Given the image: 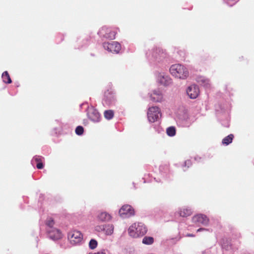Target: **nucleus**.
I'll return each mask as SVG.
<instances>
[{
  "instance_id": "nucleus-1",
  "label": "nucleus",
  "mask_w": 254,
  "mask_h": 254,
  "mask_svg": "<svg viewBox=\"0 0 254 254\" xmlns=\"http://www.w3.org/2000/svg\"><path fill=\"white\" fill-rule=\"evenodd\" d=\"M146 56L150 64L155 65L165 60L167 57V54L161 48H154L146 52Z\"/></svg>"
},
{
  "instance_id": "nucleus-2",
  "label": "nucleus",
  "mask_w": 254,
  "mask_h": 254,
  "mask_svg": "<svg viewBox=\"0 0 254 254\" xmlns=\"http://www.w3.org/2000/svg\"><path fill=\"white\" fill-rule=\"evenodd\" d=\"M147 231V227L141 222L134 223L129 227L128 230L129 236L134 238L144 236Z\"/></svg>"
},
{
  "instance_id": "nucleus-3",
  "label": "nucleus",
  "mask_w": 254,
  "mask_h": 254,
  "mask_svg": "<svg viewBox=\"0 0 254 254\" xmlns=\"http://www.w3.org/2000/svg\"><path fill=\"white\" fill-rule=\"evenodd\" d=\"M169 70L172 76L182 79L187 78L189 74L188 69L181 64L172 65L170 67Z\"/></svg>"
},
{
  "instance_id": "nucleus-4",
  "label": "nucleus",
  "mask_w": 254,
  "mask_h": 254,
  "mask_svg": "<svg viewBox=\"0 0 254 254\" xmlns=\"http://www.w3.org/2000/svg\"><path fill=\"white\" fill-rule=\"evenodd\" d=\"M46 231L49 238L54 241L62 238V233L57 228L54 227L55 224L53 219L49 218L46 220Z\"/></svg>"
},
{
  "instance_id": "nucleus-5",
  "label": "nucleus",
  "mask_w": 254,
  "mask_h": 254,
  "mask_svg": "<svg viewBox=\"0 0 254 254\" xmlns=\"http://www.w3.org/2000/svg\"><path fill=\"white\" fill-rule=\"evenodd\" d=\"M81 109H85L87 112L88 119L94 123H98L100 121L101 117L99 112L92 106H89L88 103L85 102L80 105Z\"/></svg>"
},
{
  "instance_id": "nucleus-6",
  "label": "nucleus",
  "mask_w": 254,
  "mask_h": 254,
  "mask_svg": "<svg viewBox=\"0 0 254 254\" xmlns=\"http://www.w3.org/2000/svg\"><path fill=\"white\" fill-rule=\"evenodd\" d=\"M155 76L157 82L161 85L168 86L172 84V79L167 73L164 72H156Z\"/></svg>"
},
{
  "instance_id": "nucleus-7",
  "label": "nucleus",
  "mask_w": 254,
  "mask_h": 254,
  "mask_svg": "<svg viewBox=\"0 0 254 254\" xmlns=\"http://www.w3.org/2000/svg\"><path fill=\"white\" fill-rule=\"evenodd\" d=\"M161 116L160 110L158 107L153 106L148 109L147 117L149 122L154 123L157 121Z\"/></svg>"
},
{
  "instance_id": "nucleus-8",
  "label": "nucleus",
  "mask_w": 254,
  "mask_h": 254,
  "mask_svg": "<svg viewBox=\"0 0 254 254\" xmlns=\"http://www.w3.org/2000/svg\"><path fill=\"white\" fill-rule=\"evenodd\" d=\"M103 47L105 50L114 54H118L121 49L120 44L116 41L104 42Z\"/></svg>"
},
{
  "instance_id": "nucleus-9",
  "label": "nucleus",
  "mask_w": 254,
  "mask_h": 254,
  "mask_svg": "<svg viewBox=\"0 0 254 254\" xmlns=\"http://www.w3.org/2000/svg\"><path fill=\"white\" fill-rule=\"evenodd\" d=\"M98 34L101 37L113 39L115 38L116 33L112 28L104 26L99 30Z\"/></svg>"
},
{
  "instance_id": "nucleus-10",
  "label": "nucleus",
  "mask_w": 254,
  "mask_h": 254,
  "mask_svg": "<svg viewBox=\"0 0 254 254\" xmlns=\"http://www.w3.org/2000/svg\"><path fill=\"white\" fill-rule=\"evenodd\" d=\"M116 100L115 94L111 89L105 92L104 98L103 100V103L104 105L109 106L114 105Z\"/></svg>"
},
{
  "instance_id": "nucleus-11",
  "label": "nucleus",
  "mask_w": 254,
  "mask_h": 254,
  "mask_svg": "<svg viewBox=\"0 0 254 254\" xmlns=\"http://www.w3.org/2000/svg\"><path fill=\"white\" fill-rule=\"evenodd\" d=\"M119 214L123 218H128L134 215V210L131 205L126 204L119 210Z\"/></svg>"
},
{
  "instance_id": "nucleus-12",
  "label": "nucleus",
  "mask_w": 254,
  "mask_h": 254,
  "mask_svg": "<svg viewBox=\"0 0 254 254\" xmlns=\"http://www.w3.org/2000/svg\"><path fill=\"white\" fill-rule=\"evenodd\" d=\"M68 238L72 244L76 245L81 242L82 235L78 231H73L68 234Z\"/></svg>"
},
{
  "instance_id": "nucleus-13",
  "label": "nucleus",
  "mask_w": 254,
  "mask_h": 254,
  "mask_svg": "<svg viewBox=\"0 0 254 254\" xmlns=\"http://www.w3.org/2000/svg\"><path fill=\"white\" fill-rule=\"evenodd\" d=\"M187 93L191 99L196 98L199 94V89L197 85H191L187 89Z\"/></svg>"
},
{
  "instance_id": "nucleus-14",
  "label": "nucleus",
  "mask_w": 254,
  "mask_h": 254,
  "mask_svg": "<svg viewBox=\"0 0 254 254\" xmlns=\"http://www.w3.org/2000/svg\"><path fill=\"white\" fill-rule=\"evenodd\" d=\"M192 221L195 223L206 225L208 222V219L205 215L200 214L193 216Z\"/></svg>"
},
{
  "instance_id": "nucleus-15",
  "label": "nucleus",
  "mask_w": 254,
  "mask_h": 254,
  "mask_svg": "<svg viewBox=\"0 0 254 254\" xmlns=\"http://www.w3.org/2000/svg\"><path fill=\"white\" fill-rule=\"evenodd\" d=\"M44 158L40 156H35L33 157L31 160V164L33 166L35 165L38 169H41L43 168L44 165L43 163V160Z\"/></svg>"
},
{
  "instance_id": "nucleus-16",
  "label": "nucleus",
  "mask_w": 254,
  "mask_h": 254,
  "mask_svg": "<svg viewBox=\"0 0 254 254\" xmlns=\"http://www.w3.org/2000/svg\"><path fill=\"white\" fill-rule=\"evenodd\" d=\"M150 98L153 102H160L163 99V95L159 90H155L151 94Z\"/></svg>"
},
{
  "instance_id": "nucleus-17",
  "label": "nucleus",
  "mask_w": 254,
  "mask_h": 254,
  "mask_svg": "<svg viewBox=\"0 0 254 254\" xmlns=\"http://www.w3.org/2000/svg\"><path fill=\"white\" fill-rule=\"evenodd\" d=\"M221 243L223 251H231L232 250L231 243L228 239L226 238L222 239Z\"/></svg>"
},
{
  "instance_id": "nucleus-18",
  "label": "nucleus",
  "mask_w": 254,
  "mask_h": 254,
  "mask_svg": "<svg viewBox=\"0 0 254 254\" xmlns=\"http://www.w3.org/2000/svg\"><path fill=\"white\" fill-rule=\"evenodd\" d=\"M97 219L101 222H106L111 219V216L106 212H101L98 214Z\"/></svg>"
},
{
  "instance_id": "nucleus-19",
  "label": "nucleus",
  "mask_w": 254,
  "mask_h": 254,
  "mask_svg": "<svg viewBox=\"0 0 254 254\" xmlns=\"http://www.w3.org/2000/svg\"><path fill=\"white\" fill-rule=\"evenodd\" d=\"M197 82L205 88H209L210 87V81L208 79L203 76H199L197 78Z\"/></svg>"
},
{
  "instance_id": "nucleus-20",
  "label": "nucleus",
  "mask_w": 254,
  "mask_h": 254,
  "mask_svg": "<svg viewBox=\"0 0 254 254\" xmlns=\"http://www.w3.org/2000/svg\"><path fill=\"white\" fill-rule=\"evenodd\" d=\"M154 242V238L151 236H144L142 240V243L145 245H151Z\"/></svg>"
},
{
  "instance_id": "nucleus-21",
  "label": "nucleus",
  "mask_w": 254,
  "mask_h": 254,
  "mask_svg": "<svg viewBox=\"0 0 254 254\" xmlns=\"http://www.w3.org/2000/svg\"><path fill=\"white\" fill-rule=\"evenodd\" d=\"M104 231L107 235H112L114 231L113 225L111 224L105 225Z\"/></svg>"
},
{
  "instance_id": "nucleus-22",
  "label": "nucleus",
  "mask_w": 254,
  "mask_h": 254,
  "mask_svg": "<svg viewBox=\"0 0 254 254\" xmlns=\"http://www.w3.org/2000/svg\"><path fill=\"white\" fill-rule=\"evenodd\" d=\"M1 77L3 81L5 83L9 84L12 82L10 76L7 71H5L2 73Z\"/></svg>"
},
{
  "instance_id": "nucleus-23",
  "label": "nucleus",
  "mask_w": 254,
  "mask_h": 254,
  "mask_svg": "<svg viewBox=\"0 0 254 254\" xmlns=\"http://www.w3.org/2000/svg\"><path fill=\"white\" fill-rule=\"evenodd\" d=\"M179 214L182 217H187L191 214V210L190 208H184L180 210Z\"/></svg>"
},
{
  "instance_id": "nucleus-24",
  "label": "nucleus",
  "mask_w": 254,
  "mask_h": 254,
  "mask_svg": "<svg viewBox=\"0 0 254 254\" xmlns=\"http://www.w3.org/2000/svg\"><path fill=\"white\" fill-rule=\"evenodd\" d=\"M215 110L217 114L221 113L228 114L229 113V109H225L224 107H222L221 105H219L218 106L216 107Z\"/></svg>"
},
{
  "instance_id": "nucleus-25",
  "label": "nucleus",
  "mask_w": 254,
  "mask_h": 254,
  "mask_svg": "<svg viewBox=\"0 0 254 254\" xmlns=\"http://www.w3.org/2000/svg\"><path fill=\"white\" fill-rule=\"evenodd\" d=\"M234 138V135L232 134H230L225 137L223 140H222V144L228 145L230 143H231L233 140V139Z\"/></svg>"
},
{
  "instance_id": "nucleus-26",
  "label": "nucleus",
  "mask_w": 254,
  "mask_h": 254,
  "mask_svg": "<svg viewBox=\"0 0 254 254\" xmlns=\"http://www.w3.org/2000/svg\"><path fill=\"white\" fill-rule=\"evenodd\" d=\"M202 254H217V249L215 247H211L203 251Z\"/></svg>"
},
{
  "instance_id": "nucleus-27",
  "label": "nucleus",
  "mask_w": 254,
  "mask_h": 254,
  "mask_svg": "<svg viewBox=\"0 0 254 254\" xmlns=\"http://www.w3.org/2000/svg\"><path fill=\"white\" fill-rule=\"evenodd\" d=\"M181 239V236H177L174 238H169L167 239L166 241L168 244H175Z\"/></svg>"
},
{
  "instance_id": "nucleus-28",
  "label": "nucleus",
  "mask_w": 254,
  "mask_h": 254,
  "mask_svg": "<svg viewBox=\"0 0 254 254\" xmlns=\"http://www.w3.org/2000/svg\"><path fill=\"white\" fill-rule=\"evenodd\" d=\"M105 118L107 120H111L112 119L114 115V111L113 110H106L104 112V113Z\"/></svg>"
},
{
  "instance_id": "nucleus-29",
  "label": "nucleus",
  "mask_w": 254,
  "mask_h": 254,
  "mask_svg": "<svg viewBox=\"0 0 254 254\" xmlns=\"http://www.w3.org/2000/svg\"><path fill=\"white\" fill-rule=\"evenodd\" d=\"M166 132L168 136H174L176 134V128L174 127H170L167 128Z\"/></svg>"
},
{
  "instance_id": "nucleus-30",
  "label": "nucleus",
  "mask_w": 254,
  "mask_h": 254,
  "mask_svg": "<svg viewBox=\"0 0 254 254\" xmlns=\"http://www.w3.org/2000/svg\"><path fill=\"white\" fill-rule=\"evenodd\" d=\"M97 242L95 239H91L89 243V247L91 249H94L97 246Z\"/></svg>"
},
{
  "instance_id": "nucleus-31",
  "label": "nucleus",
  "mask_w": 254,
  "mask_h": 254,
  "mask_svg": "<svg viewBox=\"0 0 254 254\" xmlns=\"http://www.w3.org/2000/svg\"><path fill=\"white\" fill-rule=\"evenodd\" d=\"M75 131L76 134L81 135L83 133L84 128L82 126H79L76 127Z\"/></svg>"
},
{
  "instance_id": "nucleus-32",
  "label": "nucleus",
  "mask_w": 254,
  "mask_h": 254,
  "mask_svg": "<svg viewBox=\"0 0 254 254\" xmlns=\"http://www.w3.org/2000/svg\"><path fill=\"white\" fill-rule=\"evenodd\" d=\"M239 0H226V3L230 6H232L237 3Z\"/></svg>"
},
{
  "instance_id": "nucleus-33",
  "label": "nucleus",
  "mask_w": 254,
  "mask_h": 254,
  "mask_svg": "<svg viewBox=\"0 0 254 254\" xmlns=\"http://www.w3.org/2000/svg\"><path fill=\"white\" fill-rule=\"evenodd\" d=\"M104 225L97 226L95 227V230L97 232L104 231Z\"/></svg>"
},
{
  "instance_id": "nucleus-34",
  "label": "nucleus",
  "mask_w": 254,
  "mask_h": 254,
  "mask_svg": "<svg viewBox=\"0 0 254 254\" xmlns=\"http://www.w3.org/2000/svg\"><path fill=\"white\" fill-rule=\"evenodd\" d=\"M222 125L225 127H229V121L228 118L226 119V120L224 121L222 123Z\"/></svg>"
},
{
  "instance_id": "nucleus-35",
  "label": "nucleus",
  "mask_w": 254,
  "mask_h": 254,
  "mask_svg": "<svg viewBox=\"0 0 254 254\" xmlns=\"http://www.w3.org/2000/svg\"><path fill=\"white\" fill-rule=\"evenodd\" d=\"M191 165V162L190 160H186L185 162V166H188V167H189Z\"/></svg>"
},
{
  "instance_id": "nucleus-36",
  "label": "nucleus",
  "mask_w": 254,
  "mask_h": 254,
  "mask_svg": "<svg viewBox=\"0 0 254 254\" xmlns=\"http://www.w3.org/2000/svg\"><path fill=\"white\" fill-rule=\"evenodd\" d=\"M190 124L189 123H188V121L187 120H185L184 121V123H183V125H182L183 127H189Z\"/></svg>"
},
{
  "instance_id": "nucleus-37",
  "label": "nucleus",
  "mask_w": 254,
  "mask_h": 254,
  "mask_svg": "<svg viewBox=\"0 0 254 254\" xmlns=\"http://www.w3.org/2000/svg\"><path fill=\"white\" fill-rule=\"evenodd\" d=\"M95 254H106L105 252V250H103L101 251L98 252L97 253H95Z\"/></svg>"
},
{
  "instance_id": "nucleus-38",
  "label": "nucleus",
  "mask_w": 254,
  "mask_h": 254,
  "mask_svg": "<svg viewBox=\"0 0 254 254\" xmlns=\"http://www.w3.org/2000/svg\"><path fill=\"white\" fill-rule=\"evenodd\" d=\"M207 231V230L205 228H199L198 229H197V232H201V231Z\"/></svg>"
},
{
  "instance_id": "nucleus-39",
  "label": "nucleus",
  "mask_w": 254,
  "mask_h": 254,
  "mask_svg": "<svg viewBox=\"0 0 254 254\" xmlns=\"http://www.w3.org/2000/svg\"><path fill=\"white\" fill-rule=\"evenodd\" d=\"M187 237H194V235L192 234H188L187 235H186Z\"/></svg>"
},
{
  "instance_id": "nucleus-40",
  "label": "nucleus",
  "mask_w": 254,
  "mask_h": 254,
  "mask_svg": "<svg viewBox=\"0 0 254 254\" xmlns=\"http://www.w3.org/2000/svg\"><path fill=\"white\" fill-rule=\"evenodd\" d=\"M194 159H195V160L199 161V160L201 159V158L200 157H195Z\"/></svg>"
},
{
  "instance_id": "nucleus-41",
  "label": "nucleus",
  "mask_w": 254,
  "mask_h": 254,
  "mask_svg": "<svg viewBox=\"0 0 254 254\" xmlns=\"http://www.w3.org/2000/svg\"><path fill=\"white\" fill-rule=\"evenodd\" d=\"M186 117H187V119L186 120H187V119H188V117H187V115H186ZM186 120V118L185 119V120Z\"/></svg>"
},
{
  "instance_id": "nucleus-42",
  "label": "nucleus",
  "mask_w": 254,
  "mask_h": 254,
  "mask_svg": "<svg viewBox=\"0 0 254 254\" xmlns=\"http://www.w3.org/2000/svg\"><path fill=\"white\" fill-rule=\"evenodd\" d=\"M89 254H95V253H89Z\"/></svg>"
}]
</instances>
